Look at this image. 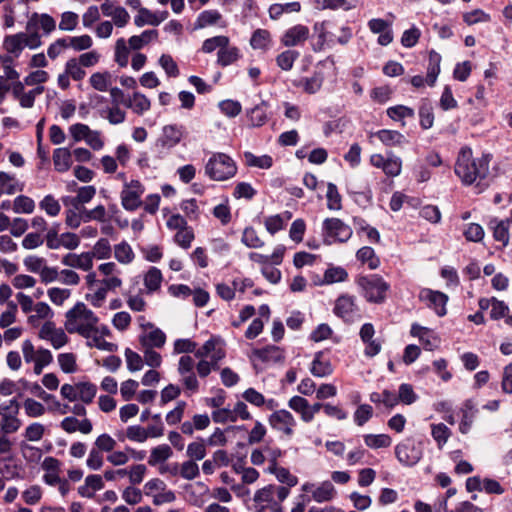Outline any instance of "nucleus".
Returning a JSON list of instances; mask_svg holds the SVG:
<instances>
[{
	"instance_id": "nucleus-1",
	"label": "nucleus",
	"mask_w": 512,
	"mask_h": 512,
	"mask_svg": "<svg viewBox=\"0 0 512 512\" xmlns=\"http://www.w3.org/2000/svg\"><path fill=\"white\" fill-rule=\"evenodd\" d=\"M226 357V345L219 336H211L195 352V358L190 355L180 357L177 366L179 381L187 396H192L200 391V381L205 379L212 371L220 368V362Z\"/></svg>"
},
{
	"instance_id": "nucleus-2",
	"label": "nucleus",
	"mask_w": 512,
	"mask_h": 512,
	"mask_svg": "<svg viewBox=\"0 0 512 512\" xmlns=\"http://www.w3.org/2000/svg\"><path fill=\"white\" fill-rule=\"evenodd\" d=\"M492 159L490 153L474 156L472 149L464 146L457 154L454 173L462 185L471 186L477 193H481L489 186Z\"/></svg>"
},
{
	"instance_id": "nucleus-3",
	"label": "nucleus",
	"mask_w": 512,
	"mask_h": 512,
	"mask_svg": "<svg viewBox=\"0 0 512 512\" xmlns=\"http://www.w3.org/2000/svg\"><path fill=\"white\" fill-rule=\"evenodd\" d=\"M87 287L86 300L95 308L103 306L110 292H116L123 285L121 270L115 262H105L98 266L97 272L85 276Z\"/></svg>"
},
{
	"instance_id": "nucleus-4",
	"label": "nucleus",
	"mask_w": 512,
	"mask_h": 512,
	"mask_svg": "<svg viewBox=\"0 0 512 512\" xmlns=\"http://www.w3.org/2000/svg\"><path fill=\"white\" fill-rule=\"evenodd\" d=\"M99 317L83 302H77L65 313L64 328L69 334L89 339L97 332Z\"/></svg>"
},
{
	"instance_id": "nucleus-5",
	"label": "nucleus",
	"mask_w": 512,
	"mask_h": 512,
	"mask_svg": "<svg viewBox=\"0 0 512 512\" xmlns=\"http://www.w3.org/2000/svg\"><path fill=\"white\" fill-rule=\"evenodd\" d=\"M200 51L204 54H211L217 51L216 63L224 68L236 64L242 57L241 50L231 44L228 36L217 35L203 41Z\"/></svg>"
},
{
	"instance_id": "nucleus-6",
	"label": "nucleus",
	"mask_w": 512,
	"mask_h": 512,
	"mask_svg": "<svg viewBox=\"0 0 512 512\" xmlns=\"http://www.w3.org/2000/svg\"><path fill=\"white\" fill-rule=\"evenodd\" d=\"M288 497L286 487L268 484L254 493V512H284L283 502Z\"/></svg>"
},
{
	"instance_id": "nucleus-7",
	"label": "nucleus",
	"mask_w": 512,
	"mask_h": 512,
	"mask_svg": "<svg viewBox=\"0 0 512 512\" xmlns=\"http://www.w3.org/2000/svg\"><path fill=\"white\" fill-rule=\"evenodd\" d=\"M362 297L369 303L382 304L387 298L390 285L380 275L358 276L355 280Z\"/></svg>"
},
{
	"instance_id": "nucleus-8",
	"label": "nucleus",
	"mask_w": 512,
	"mask_h": 512,
	"mask_svg": "<svg viewBox=\"0 0 512 512\" xmlns=\"http://www.w3.org/2000/svg\"><path fill=\"white\" fill-rule=\"evenodd\" d=\"M236 162L227 154L216 152L207 160L204 172L213 181H226L233 178L237 173Z\"/></svg>"
},
{
	"instance_id": "nucleus-9",
	"label": "nucleus",
	"mask_w": 512,
	"mask_h": 512,
	"mask_svg": "<svg viewBox=\"0 0 512 512\" xmlns=\"http://www.w3.org/2000/svg\"><path fill=\"white\" fill-rule=\"evenodd\" d=\"M21 350L25 363L33 364L35 375H40L43 369L53 362V355L50 350L43 347L36 348L29 339L22 342Z\"/></svg>"
},
{
	"instance_id": "nucleus-10",
	"label": "nucleus",
	"mask_w": 512,
	"mask_h": 512,
	"mask_svg": "<svg viewBox=\"0 0 512 512\" xmlns=\"http://www.w3.org/2000/svg\"><path fill=\"white\" fill-rule=\"evenodd\" d=\"M285 455V451L272 442H268L254 450L250 455V462L255 466L267 463L264 472L268 473L273 467L279 465V460Z\"/></svg>"
},
{
	"instance_id": "nucleus-11",
	"label": "nucleus",
	"mask_w": 512,
	"mask_h": 512,
	"mask_svg": "<svg viewBox=\"0 0 512 512\" xmlns=\"http://www.w3.org/2000/svg\"><path fill=\"white\" fill-rule=\"evenodd\" d=\"M61 396L69 402L81 401L83 404H91L97 394V386L89 381L75 384H63L60 390Z\"/></svg>"
},
{
	"instance_id": "nucleus-12",
	"label": "nucleus",
	"mask_w": 512,
	"mask_h": 512,
	"mask_svg": "<svg viewBox=\"0 0 512 512\" xmlns=\"http://www.w3.org/2000/svg\"><path fill=\"white\" fill-rule=\"evenodd\" d=\"M352 229L339 218H327L323 221L322 235L326 244L344 243L352 236Z\"/></svg>"
},
{
	"instance_id": "nucleus-13",
	"label": "nucleus",
	"mask_w": 512,
	"mask_h": 512,
	"mask_svg": "<svg viewBox=\"0 0 512 512\" xmlns=\"http://www.w3.org/2000/svg\"><path fill=\"white\" fill-rule=\"evenodd\" d=\"M333 313L348 324L359 320L361 313L356 296L348 293L339 295L335 300Z\"/></svg>"
},
{
	"instance_id": "nucleus-14",
	"label": "nucleus",
	"mask_w": 512,
	"mask_h": 512,
	"mask_svg": "<svg viewBox=\"0 0 512 512\" xmlns=\"http://www.w3.org/2000/svg\"><path fill=\"white\" fill-rule=\"evenodd\" d=\"M145 193V186L141 181L132 179L124 181L120 192V199L123 208L126 211L134 212L142 206V196Z\"/></svg>"
},
{
	"instance_id": "nucleus-15",
	"label": "nucleus",
	"mask_w": 512,
	"mask_h": 512,
	"mask_svg": "<svg viewBox=\"0 0 512 512\" xmlns=\"http://www.w3.org/2000/svg\"><path fill=\"white\" fill-rule=\"evenodd\" d=\"M441 55L434 50L429 51L426 77L415 75L409 78L408 82L415 89H423L426 85L433 87L441 71Z\"/></svg>"
},
{
	"instance_id": "nucleus-16",
	"label": "nucleus",
	"mask_w": 512,
	"mask_h": 512,
	"mask_svg": "<svg viewBox=\"0 0 512 512\" xmlns=\"http://www.w3.org/2000/svg\"><path fill=\"white\" fill-rule=\"evenodd\" d=\"M18 412L19 404L15 399L0 405V431L13 434L19 430L22 422L17 417Z\"/></svg>"
},
{
	"instance_id": "nucleus-17",
	"label": "nucleus",
	"mask_w": 512,
	"mask_h": 512,
	"mask_svg": "<svg viewBox=\"0 0 512 512\" xmlns=\"http://www.w3.org/2000/svg\"><path fill=\"white\" fill-rule=\"evenodd\" d=\"M369 163L374 168L380 169L388 178H395L402 171V160L393 153H389L387 156L374 153L369 157Z\"/></svg>"
},
{
	"instance_id": "nucleus-18",
	"label": "nucleus",
	"mask_w": 512,
	"mask_h": 512,
	"mask_svg": "<svg viewBox=\"0 0 512 512\" xmlns=\"http://www.w3.org/2000/svg\"><path fill=\"white\" fill-rule=\"evenodd\" d=\"M268 423L273 430L291 437L297 426L295 417L286 409L275 410L268 416Z\"/></svg>"
},
{
	"instance_id": "nucleus-19",
	"label": "nucleus",
	"mask_w": 512,
	"mask_h": 512,
	"mask_svg": "<svg viewBox=\"0 0 512 512\" xmlns=\"http://www.w3.org/2000/svg\"><path fill=\"white\" fill-rule=\"evenodd\" d=\"M418 298L428 308L432 309L439 317L446 315V305L449 298L445 293L430 288H423L420 290Z\"/></svg>"
},
{
	"instance_id": "nucleus-20",
	"label": "nucleus",
	"mask_w": 512,
	"mask_h": 512,
	"mask_svg": "<svg viewBox=\"0 0 512 512\" xmlns=\"http://www.w3.org/2000/svg\"><path fill=\"white\" fill-rule=\"evenodd\" d=\"M100 10L103 16L111 18L117 28H124L130 22V14L116 0H105L100 5Z\"/></svg>"
},
{
	"instance_id": "nucleus-21",
	"label": "nucleus",
	"mask_w": 512,
	"mask_h": 512,
	"mask_svg": "<svg viewBox=\"0 0 512 512\" xmlns=\"http://www.w3.org/2000/svg\"><path fill=\"white\" fill-rule=\"evenodd\" d=\"M65 328H58L53 321L44 322L38 332V337L50 342L53 348L60 349L69 342Z\"/></svg>"
},
{
	"instance_id": "nucleus-22",
	"label": "nucleus",
	"mask_w": 512,
	"mask_h": 512,
	"mask_svg": "<svg viewBox=\"0 0 512 512\" xmlns=\"http://www.w3.org/2000/svg\"><path fill=\"white\" fill-rule=\"evenodd\" d=\"M359 337L364 344V355L366 357L372 358L381 352L383 341L375 337V328L372 323H364L361 326Z\"/></svg>"
},
{
	"instance_id": "nucleus-23",
	"label": "nucleus",
	"mask_w": 512,
	"mask_h": 512,
	"mask_svg": "<svg viewBox=\"0 0 512 512\" xmlns=\"http://www.w3.org/2000/svg\"><path fill=\"white\" fill-rule=\"evenodd\" d=\"M310 29L303 24H297L288 28L280 37V42L284 47L292 48L303 45L309 38Z\"/></svg>"
},
{
	"instance_id": "nucleus-24",
	"label": "nucleus",
	"mask_w": 512,
	"mask_h": 512,
	"mask_svg": "<svg viewBox=\"0 0 512 512\" xmlns=\"http://www.w3.org/2000/svg\"><path fill=\"white\" fill-rule=\"evenodd\" d=\"M185 133L182 125L171 124L163 127L162 135L158 139L157 146L162 150H169L178 145Z\"/></svg>"
},
{
	"instance_id": "nucleus-25",
	"label": "nucleus",
	"mask_w": 512,
	"mask_h": 512,
	"mask_svg": "<svg viewBox=\"0 0 512 512\" xmlns=\"http://www.w3.org/2000/svg\"><path fill=\"white\" fill-rule=\"evenodd\" d=\"M410 335L418 338L425 350L433 351L440 345V338L437 334L432 329L423 327L418 323L411 325Z\"/></svg>"
},
{
	"instance_id": "nucleus-26",
	"label": "nucleus",
	"mask_w": 512,
	"mask_h": 512,
	"mask_svg": "<svg viewBox=\"0 0 512 512\" xmlns=\"http://www.w3.org/2000/svg\"><path fill=\"white\" fill-rule=\"evenodd\" d=\"M253 356L262 363L268 365L277 364L284 362L285 350L279 346L267 345L253 350Z\"/></svg>"
},
{
	"instance_id": "nucleus-27",
	"label": "nucleus",
	"mask_w": 512,
	"mask_h": 512,
	"mask_svg": "<svg viewBox=\"0 0 512 512\" xmlns=\"http://www.w3.org/2000/svg\"><path fill=\"white\" fill-rule=\"evenodd\" d=\"M333 370L328 350L317 352L310 366L311 374L315 377L323 378L330 376Z\"/></svg>"
},
{
	"instance_id": "nucleus-28",
	"label": "nucleus",
	"mask_w": 512,
	"mask_h": 512,
	"mask_svg": "<svg viewBox=\"0 0 512 512\" xmlns=\"http://www.w3.org/2000/svg\"><path fill=\"white\" fill-rule=\"evenodd\" d=\"M142 348H162L166 343L165 333L155 325L147 331H141L138 336Z\"/></svg>"
},
{
	"instance_id": "nucleus-29",
	"label": "nucleus",
	"mask_w": 512,
	"mask_h": 512,
	"mask_svg": "<svg viewBox=\"0 0 512 512\" xmlns=\"http://www.w3.org/2000/svg\"><path fill=\"white\" fill-rule=\"evenodd\" d=\"M286 252L284 245H277L272 254L265 255L257 252H251L248 254V258L251 262L267 267L268 265H280L283 262V258Z\"/></svg>"
},
{
	"instance_id": "nucleus-30",
	"label": "nucleus",
	"mask_w": 512,
	"mask_h": 512,
	"mask_svg": "<svg viewBox=\"0 0 512 512\" xmlns=\"http://www.w3.org/2000/svg\"><path fill=\"white\" fill-rule=\"evenodd\" d=\"M368 28L374 34H379L378 44L387 46L393 41L391 23L381 18H374L368 21Z\"/></svg>"
},
{
	"instance_id": "nucleus-31",
	"label": "nucleus",
	"mask_w": 512,
	"mask_h": 512,
	"mask_svg": "<svg viewBox=\"0 0 512 512\" xmlns=\"http://www.w3.org/2000/svg\"><path fill=\"white\" fill-rule=\"evenodd\" d=\"M44 92L43 86H37L36 88L26 92L23 82H16L14 84L13 98L19 101V104L23 108H32L35 103V98Z\"/></svg>"
},
{
	"instance_id": "nucleus-32",
	"label": "nucleus",
	"mask_w": 512,
	"mask_h": 512,
	"mask_svg": "<svg viewBox=\"0 0 512 512\" xmlns=\"http://www.w3.org/2000/svg\"><path fill=\"white\" fill-rule=\"evenodd\" d=\"M61 263L65 266L80 269L85 272H92L93 260L90 252H82L80 254L68 253L61 259Z\"/></svg>"
},
{
	"instance_id": "nucleus-33",
	"label": "nucleus",
	"mask_w": 512,
	"mask_h": 512,
	"mask_svg": "<svg viewBox=\"0 0 512 512\" xmlns=\"http://www.w3.org/2000/svg\"><path fill=\"white\" fill-rule=\"evenodd\" d=\"M168 16V11L153 12L148 8L143 7L135 16L134 23L138 27H142L144 25L158 26L160 23L165 21Z\"/></svg>"
},
{
	"instance_id": "nucleus-34",
	"label": "nucleus",
	"mask_w": 512,
	"mask_h": 512,
	"mask_svg": "<svg viewBox=\"0 0 512 512\" xmlns=\"http://www.w3.org/2000/svg\"><path fill=\"white\" fill-rule=\"evenodd\" d=\"M480 310L484 311L491 307L490 318L499 320L509 316V307L503 301L492 298H481L478 302Z\"/></svg>"
},
{
	"instance_id": "nucleus-35",
	"label": "nucleus",
	"mask_w": 512,
	"mask_h": 512,
	"mask_svg": "<svg viewBox=\"0 0 512 512\" xmlns=\"http://www.w3.org/2000/svg\"><path fill=\"white\" fill-rule=\"evenodd\" d=\"M53 316L54 312L47 303L37 302L32 313L28 315L27 323L31 327H39L42 321H52Z\"/></svg>"
},
{
	"instance_id": "nucleus-36",
	"label": "nucleus",
	"mask_w": 512,
	"mask_h": 512,
	"mask_svg": "<svg viewBox=\"0 0 512 512\" xmlns=\"http://www.w3.org/2000/svg\"><path fill=\"white\" fill-rule=\"evenodd\" d=\"M249 43L252 49L266 53L273 46V37L269 30L258 28L253 31Z\"/></svg>"
},
{
	"instance_id": "nucleus-37",
	"label": "nucleus",
	"mask_w": 512,
	"mask_h": 512,
	"mask_svg": "<svg viewBox=\"0 0 512 512\" xmlns=\"http://www.w3.org/2000/svg\"><path fill=\"white\" fill-rule=\"evenodd\" d=\"M398 460L405 465H414L421 459V451L413 444L402 443L395 448Z\"/></svg>"
},
{
	"instance_id": "nucleus-38",
	"label": "nucleus",
	"mask_w": 512,
	"mask_h": 512,
	"mask_svg": "<svg viewBox=\"0 0 512 512\" xmlns=\"http://www.w3.org/2000/svg\"><path fill=\"white\" fill-rule=\"evenodd\" d=\"M60 427L67 433H75L77 431L83 434H89L93 430V424L88 418H84L82 420H78L73 416H69L64 418Z\"/></svg>"
},
{
	"instance_id": "nucleus-39",
	"label": "nucleus",
	"mask_w": 512,
	"mask_h": 512,
	"mask_svg": "<svg viewBox=\"0 0 512 512\" xmlns=\"http://www.w3.org/2000/svg\"><path fill=\"white\" fill-rule=\"evenodd\" d=\"M268 473L274 475L276 480L281 484L278 485V487L287 488L288 496L291 493V489L299 483L298 477L292 474L288 468L283 467L280 464L276 467H273V469Z\"/></svg>"
},
{
	"instance_id": "nucleus-40",
	"label": "nucleus",
	"mask_w": 512,
	"mask_h": 512,
	"mask_svg": "<svg viewBox=\"0 0 512 512\" xmlns=\"http://www.w3.org/2000/svg\"><path fill=\"white\" fill-rule=\"evenodd\" d=\"M291 219L292 213L290 211H283L280 214L266 217L263 223L267 232L270 235H275L279 231L283 230Z\"/></svg>"
},
{
	"instance_id": "nucleus-41",
	"label": "nucleus",
	"mask_w": 512,
	"mask_h": 512,
	"mask_svg": "<svg viewBox=\"0 0 512 512\" xmlns=\"http://www.w3.org/2000/svg\"><path fill=\"white\" fill-rule=\"evenodd\" d=\"M103 477L98 474H91L85 478L84 484L78 487V493L84 498H93L97 491L104 488Z\"/></svg>"
},
{
	"instance_id": "nucleus-42",
	"label": "nucleus",
	"mask_w": 512,
	"mask_h": 512,
	"mask_svg": "<svg viewBox=\"0 0 512 512\" xmlns=\"http://www.w3.org/2000/svg\"><path fill=\"white\" fill-rule=\"evenodd\" d=\"M124 105L137 115H143L151 109L150 99L141 92H134L124 101Z\"/></svg>"
},
{
	"instance_id": "nucleus-43",
	"label": "nucleus",
	"mask_w": 512,
	"mask_h": 512,
	"mask_svg": "<svg viewBox=\"0 0 512 512\" xmlns=\"http://www.w3.org/2000/svg\"><path fill=\"white\" fill-rule=\"evenodd\" d=\"M31 27L39 28L48 35L56 29V21L49 14L34 13L27 23V30L30 31Z\"/></svg>"
},
{
	"instance_id": "nucleus-44",
	"label": "nucleus",
	"mask_w": 512,
	"mask_h": 512,
	"mask_svg": "<svg viewBox=\"0 0 512 512\" xmlns=\"http://www.w3.org/2000/svg\"><path fill=\"white\" fill-rule=\"evenodd\" d=\"M24 183L20 182L14 174L0 171L1 194L13 195L24 190Z\"/></svg>"
},
{
	"instance_id": "nucleus-45",
	"label": "nucleus",
	"mask_w": 512,
	"mask_h": 512,
	"mask_svg": "<svg viewBox=\"0 0 512 512\" xmlns=\"http://www.w3.org/2000/svg\"><path fill=\"white\" fill-rule=\"evenodd\" d=\"M288 406L294 412H296L300 419L304 423L312 422V413H310V403L309 401L302 396H293L288 401Z\"/></svg>"
},
{
	"instance_id": "nucleus-46",
	"label": "nucleus",
	"mask_w": 512,
	"mask_h": 512,
	"mask_svg": "<svg viewBox=\"0 0 512 512\" xmlns=\"http://www.w3.org/2000/svg\"><path fill=\"white\" fill-rule=\"evenodd\" d=\"M509 226L510 220H499L497 218L491 219L489 227L493 231V238L495 241L500 242L505 247L509 242Z\"/></svg>"
},
{
	"instance_id": "nucleus-47",
	"label": "nucleus",
	"mask_w": 512,
	"mask_h": 512,
	"mask_svg": "<svg viewBox=\"0 0 512 512\" xmlns=\"http://www.w3.org/2000/svg\"><path fill=\"white\" fill-rule=\"evenodd\" d=\"M211 423L207 414H195L191 421H185L181 424V432L191 436L195 430L201 431L206 429Z\"/></svg>"
},
{
	"instance_id": "nucleus-48",
	"label": "nucleus",
	"mask_w": 512,
	"mask_h": 512,
	"mask_svg": "<svg viewBox=\"0 0 512 512\" xmlns=\"http://www.w3.org/2000/svg\"><path fill=\"white\" fill-rule=\"evenodd\" d=\"M460 412L461 421L459 424V431L462 434H467L472 427V424L477 414V409L474 407L472 401L467 400L462 405Z\"/></svg>"
},
{
	"instance_id": "nucleus-49",
	"label": "nucleus",
	"mask_w": 512,
	"mask_h": 512,
	"mask_svg": "<svg viewBox=\"0 0 512 512\" xmlns=\"http://www.w3.org/2000/svg\"><path fill=\"white\" fill-rule=\"evenodd\" d=\"M374 135L387 147H399L406 143L405 136L396 130L381 129Z\"/></svg>"
},
{
	"instance_id": "nucleus-50",
	"label": "nucleus",
	"mask_w": 512,
	"mask_h": 512,
	"mask_svg": "<svg viewBox=\"0 0 512 512\" xmlns=\"http://www.w3.org/2000/svg\"><path fill=\"white\" fill-rule=\"evenodd\" d=\"M53 164L57 172H67L72 166V153L68 148H57L53 151Z\"/></svg>"
},
{
	"instance_id": "nucleus-51",
	"label": "nucleus",
	"mask_w": 512,
	"mask_h": 512,
	"mask_svg": "<svg viewBox=\"0 0 512 512\" xmlns=\"http://www.w3.org/2000/svg\"><path fill=\"white\" fill-rule=\"evenodd\" d=\"M130 50L128 40L125 38H119L116 40L114 45V62L120 67L125 68L129 63Z\"/></svg>"
},
{
	"instance_id": "nucleus-52",
	"label": "nucleus",
	"mask_w": 512,
	"mask_h": 512,
	"mask_svg": "<svg viewBox=\"0 0 512 512\" xmlns=\"http://www.w3.org/2000/svg\"><path fill=\"white\" fill-rule=\"evenodd\" d=\"M323 75L320 72H315L311 77L301 78L296 81L294 85L302 88L305 93L314 94L318 92L323 85Z\"/></svg>"
},
{
	"instance_id": "nucleus-53",
	"label": "nucleus",
	"mask_w": 512,
	"mask_h": 512,
	"mask_svg": "<svg viewBox=\"0 0 512 512\" xmlns=\"http://www.w3.org/2000/svg\"><path fill=\"white\" fill-rule=\"evenodd\" d=\"M337 495V491L330 481H323L313 489V500L318 503L332 501Z\"/></svg>"
},
{
	"instance_id": "nucleus-54",
	"label": "nucleus",
	"mask_w": 512,
	"mask_h": 512,
	"mask_svg": "<svg viewBox=\"0 0 512 512\" xmlns=\"http://www.w3.org/2000/svg\"><path fill=\"white\" fill-rule=\"evenodd\" d=\"M158 35V31L155 29L145 30L140 35H133L128 39L129 47L134 51H139L152 41L157 40Z\"/></svg>"
},
{
	"instance_id": "nucleus-55",
	"label": "nucleus",
	"mask_w": 512,
	"mask_h": 512,
	"mask_svg": "<svg viewBox=\"0 0 512 512\" xmlns=\"http://www.w3.org/2000/svg\"><path fill=\"white\" fill-rule=\"evenodd\" d=\"M163 281V275L160 269L157 267H150L143 277L144 286L148 293H154L161 287Z\"/></svg>"
},
{
	"instance_id": "nucleus-56",
	"label": "nucleus",
	"mask_w": 512,
	"mask_h": 512,
	"mask_svg": "<svg viewBox=\"0 0 512 512\" xmlns=\"http://www.w3.org/2000/svg\"><path fill=\"white\" fill-rule=\"evenodd\" d=\"M300 53L294 49H286L280 52L276 58L275 62L278 68L282 71H290L294 67V63L298 60Z\"/></svg>"
},
{
	"instance_id": "nucleus-57",
	"label": "nucleus",
	"mask_w": 512,
	"mask_h": 512,
	"mask_svg": "<svg viewBox=\"0 0 512 512\" xmlns=\"http://www.w3.org/2000/svg\"><path fill=\"white\" fill-rule=\"evenodd\" d=\"M222 19V14L218 10H204L198 15L195 21V28L203 29L217 25L222 21Z\"/></svg>"
},
{
	"instance_id": "nucleus-58",
	"label": "nucleus",
	"mask_w": 512,
	"mask_h": 512,
	"mask_svg": "<svg viewBox=\"0 0 512 512\" xmlns=\"http://www.w3.org/2000/svg\"><path fill=\"white\" fill-rule=\"evenodd\" d=\"M241 242L250 249H260L265 246V241L260 237L257 230L252 226L244 228L241 235Z\"/></svg>"
},
{
	"instance_id": "nucleus-59",
	"label": "nucleus",
	"mask_w": 512,
	"mask_h": 512,
	"mask_svg": "<svg viewBox=\"0 0 512 512\" xmlns=\"http://www.w3.org/2000/svg\"><path fill=\"white\" fill-rule=\"evenodd\" d=\"M356 258L361 264L366 265L370 270H375L380 266V259L373 248L364 246L356 253Z\"/></svg>"
},
{
	"instance_id": "nucleus-60",
	"label": "nucleus",
	"mask_w": 512,
	"mask_h": 512,
	"mask_svg": "<svg viewBox=\"0 0 512 512\" xmlns=\"http://www.w3.org/2000/svg\"><path fill=\"white\" fill-rule=\"evenodd\" d=\"M113 252L115 259L120 264L128 265L135 259V253L131 245L126 241L116 244L113 248Z\"/></svg>"
},
{
	"instance_id": "nucleus-61",
	"label": "nucleus",
	"mask_w": 512,
	"mask_h": 512,
	"mask_svg": "<svg viewBox=\"0 0 512 512\" xmlns=\"http://www.w3.org/2000/svg\"><path fill=\"white\" fill-rule=\"evenodd\" d=\"M112 83V75L109 71L95 72L89 78L90 86L99 92H106Z\"/></svg>"
},
{
	"instance_id": "nucleus-62",
	"label": "nucleus",
	"mask_w": 512,
	"mask_h": 512,
	"mask_svg": "<svg viewBox=\"0 0 512 512\" xmlns=\"http://www.w3.org/2000/svg\"><path fill=\"white\" fill-rule=\"evenodd\" d=\"M195 240V232L191 226H187L177 232L173 236V241L176 245L184 250L191 248L193 241Z\"/></svg>"
},
{
	"instance_id": "nucleus-63",
	"label": "nucleus",
	"mask_w": 512,
	"mask_h": 512,
	"mask_svg": "<svg viewBox=\"0 0 512 512\" xmlns=\"http://www.w3.org/2000/svg\"><path fill=\"white\" fill-rule=\"evenodd\" d=\"M172 455L173 451L169 445H158L151 450L148 459V464L151 466H156L157 464L163 463L166 460H168Z\"/></svg>"
},
{
	"instance_id": "nucleus-64",
	"label": "nucleus",
	"mask_w": 512,
	"mask_h": 512,
	"mask_svg": "<svg viewBox=\"0 0 512 512\" xmlns=\"http://www.w3.org/2000/svg\"><path fill=\"white\" fill-rule=\"evenodd\" d=\"M363 440L370 449L388 448L392 445V438L388 434H365Z\"/></svg>"
}]
</instances>
